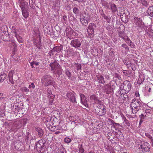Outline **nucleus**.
Here are the masks:
<instances>
[{"label":"nucleus","instance_id":"nucleus-1","mask_svg":"<svg viewBox=\"0 0 153 153\" xmlns=\"http://www.w3.org/2000/svg\"><path fill=\"white\" fill-rule=\"evenodd\" d=\"M142 104L138 99H133L130 104V106L133 114L136 113L140 109Z\"/></svg>","mask_w":153,"mask_h":153},{"label":"nucleus","instance_id":"nucleus-2","mask_svg":"<svg viewBox=\"0 0 153 153\" xmlns=\"http://www.w3.org/2000/svg\"><path fill=\"white\" fill-rule=\"evenodd\" d=\"M51 67V71H53L54 74L60 76L62 74V71L61 67L59 64L56 62L51 63L50 65Z\"/></svg>","mask_w":153,"mask_h":153},{"label":"nucleus","instance_id":"nucleus-3","mask_svg":"<svg viewBox=\"0 0 153 153\" xmlns=\"http://www.w3.org/2000/svg\"><path fill=\"white\" fill-rule=\"evenodd\" d=\"M42 82L45 86L53 85L54 87L55 82L53 80L52 76L49 75L44 76L42 79Z\"/></svg>","mask_w":153,"mask_h":153},{"label":"nucleus","instance_id":"nucleus-4","mask_svg":"<svg viewBox=\"0 0 153 153\" xmlns=\"http://www.w3.org/2000/svg\"><path fill=\"white\" fill-rule=\"evenodd\" d=\"M131 87V84L130 82L128 80L125 81L123 85H121L119 90L121 91L122 94H126L129 91Z\"/></svg>","mask_w":153,"mask_h":153},{"label":"nucleus","instance_id":"nucleus-5","mask_svg":"<svg viewBox=\"0 0 153 153\" xmlns=\"http://www.w3.org/2000/svg\"><path fill=\"white\" fill-rule=\"evenodd\" d=\"M134 26L138 30H141L144 27V24L140 17L134 16L132 19Z\"/></svg>","mask_w":153,"mask_h":153},{"label":"nucleus","instance_id":"nucleus-6","mask_svg":"<svg viewBox=\"0 0 153 153\" xmlns=\"http://www.w3.org/2000/svg\"><path fill=\"white\" fill-rule=\"evenodd\" d=\"M90 16L86 13L82 14L80 17V21L82 24L87 26L90 20Z\"/></svg>","mask_w":153,"mask_h":153},{"label":"nucleus","instance_id":"nucleus-7","mask_svg":"<svg viewBox=\"0 0 153 153\" xmlns=\"http://www.w3.org/2000/svg\"><path fill=\"white\" fill-rule=\"evenodd\" d=\"M96 108L95 109L96 112L101 115H103L106 113L104 106L101 104H97Z\"/></svg>","mask_w":153,"mask_h":153},{"label":"nucleus","instance_id":"nucleus-8","mask_svg":"<svg viewBox=\"0 0 153 153\" xmlns=\"http://www.w3.org/2000/svg\"><path fill=\"white\" fill-rule=\"evenodd\" d=\"M142 151L144 153L149 152L150 150V146L149 143L146 142H143L141 143L139 147Z\"/></svg>","mask_w":153,"mask_h":153},{"label":"nucleus","instance_id":"nucleus-9","mask_svg":"<svg viewBox=\"0 0 153 153\" xmlns=\"http://www.w3.org/2000/svg\"><path fill=\"white\" fill-rule=\"evenodd\" d=\"M22 120L15 121L13 124L12 128H11V130L13 131H16L18 129H19L22 127Z\"/></svg>","mask_w":153,"mask_h":153},{"label":"nucleus","instance_id":"nucleus-10","mask_svg":"<svg viewBox=\"0 0 153 153\" xmlns=\"http://www.w3.org/2000/svg\"><path fill=\"white\" fill-rule=\"evenodd\" d=\"M75 94L74 92H68L66 94V96L71 102L74 104L76 103Z\"/></svg>","mask_w":153,"mask_h":153},{"label":"nucleus","instance_id":"nucleus-11","mask_svg":"<svg viewBox=\"0 0 153 153\" xmlns=\"http://www.w3.org/2000/svg\"><path fill=\"white\" fill-rule=\"evenodd\" d=\"M71 45L72 47L75 48L80 47L81 45L80 41L78 39H76L71 41Z\"/></svg>","mask_w":153,"mask_h":153},{"label":"nucleus","instance_id":"nucleus-12","mask_svg":"<svg viewBox=\"0 0 153 153\" xmlns=\"http://www.w3.org/2000/svg\"><path fill=\"white\" fill-rule=\"evenodd\" d=\"M90 100L91 102H94V104H100L101 103V101L99 100L97 97L94 94L91 95L90 97Z\"/></svg>","mask_w":153,"mask_h":153},{"label":"nucleus","instance_id":"nucleus-13","mask_svg":"<svg viewBox=\"0 0 153 153\" xmlns=\"http://www.w3.org/2000/svg\"><path fill=\"white\" fill-rule=\"evenodd\" d=\"M45 141L43 140L39 141L36 144L35 148L37 150L42 149L44 146Z\"/></svg>","mask_w":153,"mask_h":153},{"label":"nucleus","instance_id":"nucleus-14","mask_svg":"<svg viewBox=\"0 0 153 153\" xmlns=\"http://www.w3.org/2000/svg\"><path fill=\"white\" fill-rule=\"evenodd\" d=\"M125 94H122L121 91L119 90L116 93V96L119 97L118 100L120 102L123 101L124 100V95Z\"/></svg>","mask_w":153,"mask_h":153},{"label":"nucleus","instance_id":"nucleus-15","mask_svg":"<svg viewBox=\"0 0 153 153\" xmlns=\"http://www.w3.org/2000/svg\"><path fill=\"white\" fill-rule=\"evenodd\" d=\"M14 73V70H11L9 72L8 75V76L9 78V82L12 84H14V82L13 79V77Z\"/></svg>","mask_w":153,"mask_h":153},{"label":"nucleus","instance_id":"nucleus-16","mask_svg":"<svg viewBox=\"0 0 153 153\" xmlns=\"http://www.w3.org/2000/svg\"><path fill=\"white\" fill-rule=\"evenodd\" d=\"M20 6L22 10H28V5L27 2H22Z\"/></svg>","mask_w":153,"mask_h":153},{"label":"nucleus","instance_id":"nucleus-17","mask_svg":"<svg viewBox=\"0 0 153 153\" xmlns=\"http://www.w3.org/2000/svg\"><path fill=\"white\" fill-rule=\"evenodd\" d=\"M52 117H49L46 118L45 123L47 126L48 127H50L51 126H53L52 120H51Z\"/></svg>","mask_w":153,"mask_h":153},{"label":"nucleus","instance_id":"nucleus-18","mask_svg":"<svg viewBox=\"0 0 153 153\" xmlns=\"http://www.w3.org/2000/svg\"><path fill=\"white\" fill-rule=\"evenodd\" d=\"M103 89L107 94H109L111 92V87L108 84L105 85Z\"/></svg>","mask_w":153,"mask_h":153},{"label":"nucleus","instance_id":"nucleus-19","mask_svg":"<svg viewBox=\"0 0 153 153\" xmlns=\"http://www.w3.org/2000/svg\"><path fill=\"white\" fill-rule=\"evenodd\" d=\"M88 29L87 32L88 33L92 34L94 33V30L93 27V24L92 23H90L88 27Z\"/></svg>","mask_w":153,"mask_h":153},{"label":"nucleus","instance_id":"nucleus-20","mask_svg":"<svg viewBox=\"0 0 153 153\" xmlns=\"http://www.w3.org/2000/svg\"><path fill=\"white\" fill-rule=\"evenodd\" d=\"M36 131L38 133L40 137H42L43 134V131L42 129L40 128L37 127L35 128Z\"/></svg>","mask_w":153,"mask_h":153},{"label":"nucleus","instance_id":"nucleus-21","mask_svg":"<svg viewBox=\"0 0 153 153\" xmlns=\"http://www.w3.org/2000/svg\"><path fill=\"white\" fill-rule=\"evenodd\" d=\"M97 78L99 83L101 84H104L105 82L104 77L101 75H98L97 76Z\"/></svg>","mask_w":153,"mask_h":153},{"label":"nucleus","instance_id":"nucleus-22","mask_svg":"<svg viewBox=\"0 0 153 153\" xmlns=\"http://www.w3.org/2000/svg\"><path fill=\"white\" fill-rule=\"evenodd\" d=\"M51 120H52L53 125H59L60 122L58 119L54 116L52 117Z\"/></svg>","mask_w":153,"mask_h":153},{"label":"nucleus","instance_id":"nucleus-23","mask_svg":"<svg viewBox=\"0 0 153 153\" xmlns=\"http://www.w3.org/2000/svg\"><path fill=\"white\" fill-rule=\"evenodd\" d=\"M63 46L62 45H61L59 46H56L53 49V50L54 51H56L59 53L62 50Z\"/></svg>","mask_w":153,"mask_h":153},{"label":"nucleus","instance_id":"nucleus-24","mask_svg":"<svg viewBox=\"0 0 153 153\" xmlns=\"http://www.w3.org/2000/svg\"><path fill=\"white\" fill-rule=\"evenodd\" d=\"M101 3L102 6L107 9L110 8V5L108 3L104 0H101Z\"/></svg>","mask_w":153,"mask_h":153},{"label":"nucleus","instance_id":"nucleus-25","mask_svg":"<svg viewBox=\"0 0 153 153\" xmlns=\"http://www.w3.org/2000/svg\"><path fill=\"white\" fill-rule=\"evenodd\" d=\"M66 34H67V36L68 37H72L73 38L74 37L73 36V35L74 34H76V33L75 32H74L73 30H71L69 31L68 32L67 31H66Z\"/></svg>","mask_w":153,"mask_h":153},{"label":"nucleus","instance_id":"nucleus-26","mask_svg":"<svg viewBox=\"0 0 153 153\" xmlns=\"http://www.w3.org/2000/svg\"><path fill=\"white\" fill-rule=\"evenodd\" d=\"M118 35L119 36L124 39L125 38H126V37H127V36L126 35V33L124 32H122L121 31H120L118 33Z\"/></svg>","mask_w":153,"mask_h":153},{"label":"nucleus","instance_id":"nucleus-27","mask_svg":"<svg viewBox=\"0 0 153 153\" xmlns=\"http://www.w3.org/2000/svg\"><path fill=\"white\" fill-rule=\"evenodd\" d=\"M28 10H22V13L23 16L25 18H27L29 14V13L28 12Z\"/></svg>","mask_w":153,"mask_h":153},{"label":"nucleus","instance_id":"nucleus-28","mask_svg":"<svg viewBox=\"0 0 153 153\" xmlns=\"http://www.w3.org/2000/svg\"><path fill=\"white\" fill-rule=\"evenodd\" d=\"M49 99V103L51 104L53 103L54 99L55 96L53 94L48 96Z\"/></svg>","mask_w":153,"mask_h":153},{"label":"nucleus","instance_id":"nucleus-29","mask_svg":"<svg viewBox=\"0 0 153 153\" xmlns=\"http://www.w3.org/2000/svg\"><path fill=\"white\" fill-rule=\"evenodd\" d=\"M15 37L19 43H22L23 42V40L20 36L17 35L16 33L15 34Z\"/></svg>","mask_w":153,"mask_h":153},{"label":"nucleus","instance_id":"nucleus-30","mask_svg":"<svg viewBox=\"0 0 153 153\" xmlns=\"http://www.w3.org/2000/svg\"><path fill=\"white\" fill-rule=\"evenodd\" d=\"M59 125H54L53 126H51L52 128L51 131H55L56 130H59V129L61 128V127H59L58 126Z\"/></svg>","mask_w":153,"mask_h":153},{"label":"nucleus","instance_id":"nucleus-31","mask_svg":"<svg viewBox=\"0 0 153 153\" xmlns=\"http://www.w3.org/2000/svg\"><path fill=\"white\" fill-rule=\"evenodd\" d=\"M127 12L128 10L126 9L123 8L122 9H121L120 12V15H124L125 17Z\"/></svg>","mask_w":153,"mask_h":153},{"label":"nucleus","instance_id":"nucleus-32","mask_svg":"<svg viewBox=\"0 0 153 153\" xmlns=\"http://www.w3.org/2000/svg\"><path fill=\"white\" fill-rule=\"evenodd\" d=\"M7 77V75L5 74H3L0 75V83L3 82Z\"/></svg>","mask_w":153,"mask_h":153},{"label":"nucleus","instance_id":"nucleus-33","mask_svg":"<svg viewBox=\"0 0 153 153\" xmlns=\"http://www.w3.org/2000/svg\"><path fill=\"white\" fill-rule=\"evenodd\" d=\"M111 8L112 12H116L117 10V7L114 4H112L110 6Z\"/></svg>","mask_w":153,"mask_h":153},{"label":"nucleus","instance_id":"nucleus-34","mask_svg":"<svg viewBox=\"0 0 153 153\" xmlns=\"http://www.w3.org/2000/svg\"><path fill=\"white\" fill-rule=\"evenodd\" d=\"M140 122L139 124H140L142 122L144 121V119H146L147 117L143 114H142L140 115Z\"/></svg>","mask_w":153,"mask_h":153},{"label":"nucleus","instance_id":"nucleus-35","mask_svg":"<svg viewBox=\"0 0 153 153\" xmlns=\"http://www.w3.org/2000/svg\"><path fill=\"white\" fill-rule=\"evenodd\" d=\"M58 153H65V150L63 147H60L58 149Z\"/></svg>","mask_w":153,"mask_h":153},{"label":"nucleus","instance_id":"nucleus-36","mask_svg":"<svg viewBox=\"0 0 153 153\" xmlns=\"http://www.w3.org/2000/svg\"><path fill=\"white\" fill-rule=\"evenodd\" d=\"M65 74L69 79L71 77V73L70 72L69 70L68 69H66L65 70Z\"/></svg>","mask_w":153,"mask_h":153},{"label":"nucleus","instance_id":"nucleus-37","mask_svg":"<svg viewBox=\"0 0 153 153\" xmlns=\"http://www.w3.org/2000/svg\"><path fill=\"white\" fill-rule=\"evenodd\" d=\"M121 19L122 21L124 22H127L128 21V19L126 18V16L125 17L124 15H120Z\"/></svg>","mask_w":153,"mask_h":153},{"label":"nucleus","instance_id":"nucleus-38","mask_svg":"<svg viewBox=\"0 0 153 153\" xmlns=\"http://www.w3.org/2000/svg\"><path fill=\"white\" fill-rule=\"evenodd\" d=\"M124 62L128 67H131L132 66V64L130 61H127L126 59L125 61H124Z\"/></svg>","mask_w":153,"mask_h":153},{"label":"nucleus","instance_id":"nucleus-39","mask_svg":"<svg viewBox=\"0 0 153 153\" xmlns=\"http://www.w3.org/2000/svg\"><path fill=\"white\" fill-rule=\"evenodd\" d=\"M101 16L102 17H103L106 20L107 22H109V21H110V20L108 18V17L106 16L105 14L104 13H101Z\"/></svg>","mask_w":153,"mask_h":153},{"label":"nucleus","instance_id":"nucleus-40","mask_svg":"<svg viewBox=\"0 0 153 153\" xmlns=\"http://www.w3.org/2000/svg\"><path fill=\"white\" fill-rule=\"evenodd\" d=\"M125 30V27L123 25H121L119 27V29H118V32H120V31H121L122 32H124Z\"/></svg>","mask_w":153,"mask_h":153},{"label":"nucleus","instance_id":"nucleus-41","mask_svg":"<svg viewBox=\"0 0 153 153\" xmlns=\"http://www.w3.org/2000/svg\"><path fill=\"white\" fill-rule=\"evenodd\" d=\"M150 111L151 110H146L145 111L144 115H145L147 117H148L151 114Z\"/></svg>","mask_w":153,"mask_h":153},{"label":"nucleus","instance_id":"nucleus-42","mask_svg":"<svg viewBox=\"0 0 153 153\" xmlns=\"http://www.w3.org/2000/svg\"><path fill=\"white\" fill-rule=\"evenodd\" d=\"M123 40L125 41L126 42L128 45L130 44V43H131V41L128 38V36L127 37H126V38H125Z\"/></svg>","mask_w":153,"mask_h":153},{"label":"nucleus","instance_id":"nucleus-43","mask_svg":"<svg viewBox=\"0 0 153 153\" xmlns=\"http://www.w3.org/2000/svg\"><path fill=\"white\" fill-rule=\"evenodd\" d=\"M73 11L74 14H77L79 13V10L78 8L74 7L73 9Z\"/></svg>","mask_w":153,"mask_h":153},{"label":"nucleus","instance_id":"nucleus-44","mask_svg":"<svg viewBox=\"0 0 153 153\" xmlns=\"http://www.w3.org/2000/svg\"><path fill=\"white\" fill-rule=\"evenodd\" d=\"M123 119L125 123L128 126H130V123L129 122L128 120H127L126 117H123Z\"/></svg>","mask_w":153,"mask_h":153},{"label":"nucleus","instance_id":"nucleus-45","mask_svg":"<svg viewBox=\"0 0 153 153\" xmlns=\"http://www.w3.org/2000/svg\"><path fill=\"white\" fill-rule=\"evenodd\" d=\"M39 64L38 62H36L33 61L30 63L31 66L32 68H34L33 65H38Z\"/></svg>","mask_w":153,"mask_h":153},{"label":"nucleus","instance_id":"nucleus-46","mask_svg":"<svg viewBox=\"0 0 153 153\" xmlns=\"http://www.w3.org/2000/svg\"><path fill=\"white\" fill-rule=\"evenodd\" d=\"M87 100H84L83 101H81V103L84 105L85 107L88 108V105L87 103Z\"/></svg>","mask_w":153,"mask_h":153},{"label":"nucleus","instance_id":"nucleus-47","mask_svg":"<svg viewBox=\"0 0 153 153\" xmlns=\"http://www.w3.org/2000/svg\"><path fill=\"white\" fill-rule=\"evenodd\" d=\"M84 149L82 148V145H81L79 147V153H84Z\"/></svg>","mask_w":153,"mask_h":153},{"label":"nucleus","instance_id":"nucleus-48","mask_svg":"<svg viewBox=\"0 0 153 153\" xmlns=\"http://www.w3.org/2000/svg\"><path fill=\"white\" fill-rule=\"evenodd\" d=\"M81 102L83 101L84 100H86V98L85 96L83 94H81L80 95Z\"/></svg>","mask_w":153,"mask_h":153},{"label":"nucleus","instance_id":"nucleus-49","mask_svg":"<svg viewBox=\"0 0 153 153\" xmlns=\"http://www.w3.org/2000/svg\"><path fill=\"white\" fill-rule=\"evenodd\" d=\"M114 52L113 49L112 48H111L109 51V55H110L112 56V55H114Z\"/></svg>","mask_w":153,"mask_h":153},{"label":"nucleus","instance_id":"nucleus-50","mask_svg":"<svg viewBox=\"0 0 153 153\" xmlns=\"http://www.w3.org/2000/svg\"><path fill=\"white\" fill-rule=\"evenodd\" d=\"M122 46L123 48H125L126 50L128 51L129 50V47L126 44L124 43L122 45Z\"/></svg>","mask_w":153,"mask_h":153},{"label":"nucleus","instance_id":"nucleus-51","mask_svg":"<svg viewBox=\"0 0 153 153\" xmlns=\"http://www.w3.org/2000/svg\"><path fill=\"white\" fill-rule=\"evenodd\" d=\"M149 8H148L147 12L148 15H149L150 16L153 17V11H149Z\"/></svg>","mask_w":153,"mask_h":153},{"label":"nucleus","instance_id":"nucleus-52","mask_svg":"<svg viewBox=\"0 0 153 153\" xmlns=\"http://www.w3.org/2000/svg\"><path fill=\"white\" fill-rule=\"evenodd\" d=\"M22 91L25 92H29V90L26 87H24L22 88Z\"/></svg>","mask_w":153,"mask_h":153},{"label":"nucleus","instance_id":"nucleus-53","mask_svg":"<svg viewBox=\"0 0 153 153\" xmlns=\"http://www.w3.org/2000/svg\"><path fill=\"white\" fill-rule=\"evenodd\" d=\"M141 3L144 6H147L148 3L145 0H142Z\"/></svg>","mask_w":153,"mask_h":153},{"label":"nucleus","instance_id":"nucleus-54","mask_svg":"<svg viewBox=\"0 0 153 153\" xmlns=\"http://www.w3.org/2000/svg\"><path fill=\"white\" fill-rule=\"evenodd\" d=\"M65 142L67 143H69L71 141V140L69 138L66 137L64 139Z\"/></svg>","mask_w":153,"mask_h":153},{"label":"nucleus","instance_id":"nucleus-55","mask_svg":"<svg viewBox=\"0 0 153 153\" xmlns=\"http://www.w3.org/2000/svg\"><path fill=\"white\" fill-rule=\"evenodd\" d=\"M151 33H150L149 32H147V34L150 38L152 37L153 36V30L151 31Z\"/></svg>","mask_w":153,"mask_h":153},{"label":"nucleus","instance_id":"nucleus-56","mask_svg":"<svg viewBox=\"0 0 153 153\" xmlns=\"http://www.w3.org/2000/svg\"><path fill=\"white\" fill-rule=\"evenodd\" d=\"M35 85L33 83H32L30 85H29L28 87L29 88H32L34 89L35 88Z\"/></svg>","mask_w":153,"mask_h":153},{"label":"nucleus","instance_id":"nucleus-57","mask_svg":"<svg viewBox=\"0 0 153 153\" xmlns=\"http://www.w3.org/2000/svg\"><path fill=\"white\" fill-rule=\"evenodd\" d=\"M128 45L132 48H134L135 47V45L132 41L131 42V43H130V44Z\"/></svg>","mask_w":153,"mask_h":153},{"label":"nucleus","instance_id":"nucleus-58","mask_svg":"<svg viewBox=\"0 0 153 153\" xmlns=\"http://www.w3.org/2000/svg\"><path fill=\"white\" fill-rule=\"evenodd\" d=\"M47 93L48 96L49 95H51V94H53L52 93L51 91L49 88H48L47 89Z\"/></svg>","mask_w":153,"mask_h":153},{"label":"nucleus","instance_id":"nucleus-59","mask_svg":"<svg viewBox=\"0 0 153 153\" xmlns=\"http://www.w3.org/2000/svg\"><path fill=\"white\" fill-rule=\"evenodd\" d=\"M76 68L77 70L78 71L81 69V65L80 64H77L76 65Z\"/></svg>","mask_w":153,"mask_h":153},{"label":"nucleus","instance_id":"nucleus-60","mask_svg":"<svg viewBox=\"0 0 153 153\" xmlns=\"http://www.w3.org/2000/svg\"><path fill=\"white\" fill-rule=\"evenodd\" d=\"M146 135L147 137L150 139H152V137L151 135L148 133H146Z\"/></svg>","mask_w":153,"mask_h":153},{"label":"nucleus","instance_id":"nucleus-61","mask_svg":"<svg viewBox=\"0 0 153 153\" xmlns=\"http://www.w3.org/2000/svg\"><path fill=\"white\" fill-rule=\"evenodd\" d=\"M123 73L126 76H128L129 75V72L126 71L124 70L123 71Z\"/></svg>","mask_w":153,"mask_h":153},{"label":"nucleus","instance_id":"nucleus-62","mask_svg":"<svg viewBox=\"0 0 153 153\" xmlns=\"http://www.w3.org/2000/svg\"><path fill=\"white\" fill-rule=\"evenodd\" d=\"M135 95L137 97H139L140 96V94L138 91H136L135 92Z\"/></svg>","mask_w":153,"mask_h":153},{"label":"nucleus","instance_id":"nucleus-63","mask_svg":"<svg viewBox=\"0 0 153 153\" xmlns=\"http://www.w3.org/2000/svg\"><path fill=\"white\" fill-rule=\"evenodd\" d=\"M3 93H0V100H1L4 98V97H3Z\"/></svg>","mask_w":153,"mask_h":153},{"label":"nucleus","instance_id":"nucleus-64","mask_svg":"<svg viewBox=\"0 0 153 153\" xmlns=\"http://www.w3.org/2000/svg\"><path fill=\"white\" fill-rule=\"evenodd\" d=\"M15 112L18 113L20 109L19 108V107H17V108H15Z\"/></svg>","mask_w":153,"mask_h":153}]
</instances>
